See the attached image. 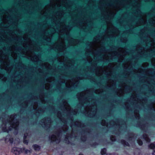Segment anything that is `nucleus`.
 <instances>
[{"label":"nucleus","mask_w":155,"mask_h":155,"mask_svg":"<svg viewBox=\"0 0 155 155\" xmlns=\"http://www.w3.org/2000/svg\"><path fill=\"white\" fill-rule=\"evenodd\" d=\"M59 25L60 26L58 28H57L56 30L54 28V31L55 32H58L59 34H64L66 33V26L64 23H61Z\"/></svg>","instance_id":"2"},{"label":"nucleus","mask_w":155,"mask_h":155,"mask_svg":"<svg viewBox=\"0 0 155 155\" xmlns=\"http://www.w3.org/2000/svg\"><path fill=\"white\" fill-rule=\"evenodd\" d=\"M64 105L65 109L68 111H70V107L69 104L66 102H65L64 104Z\"/></svg>","instance_id":"8"},{"label":"nucleus","mask_w":155,"mask_h":155,"mask_svg":"<svg viewBox=\"0 0 155 155\" xmlns=\"http://www.w3.org/2000/svg\"><path fill=\"white\" fill-rule=\"evenodd\" d=\"M15 115H11L9 118L8 123H10L11 126L12 128L16 130L18 129L19 123L17 120H15Z\"/></svg>","instance_id":"1"},{"label":"nucleus","mask_w":155,"mask_h":155,"mask_svg":"<svg viewBox=\"0 0 155 155\" xmlns=\"http://www.w3.org/2000/svg\"><path fill=\"white\" fill-rule=\"evenodd\" d=\"M58 19H57V17H56V20H54V22L55 23H56V22H58H58H59L60 21V18H61V17H58Z\"/></svg>","instance_id":"14"},{"label":"nucleus","mask_w":155,"mask_h":155,"mask_svg":"<svg viewBox=\"0 0 155 155\" xmlns=\"http://www.w3.org/2000/svg\"><path fill=\"white\" fill-rule=\"evenodd\" d=\"M79 155H83V154H81V153H80V154H79Z\"/></svg>","instance_id":"23"},{"label":"nucleus","mask_w":155,"mask_h":155,"mask_svg":"<svg viewBox=\"0 0 155 155\" xmlns=\"http://www.w3.org/2000/svg\"><path fill=\"white\" fill-rule=\"evenodd\" d=\"M69 86H70V84H69Z\"/></svg>","instance_id":"29"},{"label":"nucleus","mask_w":155,"mask_h":155,"mask_svg":"<svg viewBox=\"0 0 155 155\" xmlns=\"http://www.w3.org/2000/svg\"><path fill=\"white\" fill-rule=\"evenodd\" d=\"M66 85L67 86V85H68L67 83L66 84Z\"/></svg>","instance_id":"26"},{"label":"nucleus","mask_w":155,"mask_h":155,"mask_svg":"<svg viewBox=\"0 0 155 155\" xmlns=\"http://www.w3.org/2000/svg\"><path fill=\"white\" fill-rule=\"evenodd\" d=\"M24 142L25 143L27 144L28 143V141L27 140H24Z\"/></svg>","instance_id":"19"},{"label":"nucleus","mask_w":155,"mask_h":155,"mask_svg":"<svg viewBox=\"0 0 155 155\" xmlns=\"http://www.w3.org/2000/svg\"><path fill=\"white\" fill-rule=\"evenodd\" d=\"M75 45V44H72V45Z\"/></svg>","instance_id":"24"},{"label":"nucleus","mask_w":155,"mask_h":155,"mask_svg":"<svg viewBox=\"0 0 155 155\" xmlns=\"http://www.w3.org/2000/svg\"><path fill=\"white\" fill-rule=\"evenodd\" d=\"M12 152L15 155H19L22 152V151L21 148L15 147L12 149Z\"/></svg>","instance_id":"5"},{"label":"nucleus","mask_w":155,"mask_h":155,"mask_svg":"<svg viewBox=\"0 0 155 155\" xmlns=\"http://www.w3.org/2000/svg\"><path fill=\"white\" fill-rule=\"evenodd\" d=\"M107 150L105 148H103L101 150V152L102 155H104L106 153Z\"/></svg>","instance_id":"11"},{"label":"nucleus","mask_w":155,"mask_h":155,"mask_svg":"<svg viewBox=\"0 0 155 155\" xmlns=\"http://www.w3.org/2000/svg\"><path fill=\"white\" fill-rule=\"evenodd\" d=\"M65 45L64 41H62V42L58 47H57V49H58V51H63L64 50L65 48Z\"/></svg>","instance_id":"7"},{"label":"nucleus","mask_w":155,"mask_h":155,"mask_svg":"<svg viewBox=\"0 0 155 155\" xmlns=\"http://www.w3.org/2000/svg\"><path fill=\"white\" fill-rule=\"evenodd\" d=\"M25 152H26V153H28V152H30V151L29 150H25Z\"/></svg>","instance_id":"21"},{"label":"nucleus","mask_w":155,"mask_h":155,"mask_svg":"<svg viewBox=\"0 0 155 155\" xmlns=\"http://www.w3.org/2000/svg\"><path fill=\"white\" fill-rule=\"evenodd\" d=\"M46 68L47 69H49L51 67V66H50V65L48 64H46V65H45Z\"/></svg>","instance_id":"18"},{"label":"nucleus","mask_w":155,"mask_h":155,"mask_svg":"<svg viewBox=\"0 0 155 155\" xmlns=\"http://www.w3.org/2000/svg\"><path fill=\"white\" fill-rule=\"evenodd\" d=\"M79 95H80L81 97H82L83 96V93H80V94H78L77 96L78 97V99H80V98L79 97Z\"/></svg>","instance_id":"17"},{"label":"nucleus","mask_w":155,"mask_h":155,"mask_svg":"<svg viewBox=\"0 0 155 155\" xmlns=\"http://www.w3.org/2000/svg\"><path fill=\"white\" fill-rule=\"evenodd\" d=\"M51 122L50 119L47 118L42 120L41 121L40 124L43 127H49Z\"/></svg>","instance_id":"4"},{"label":"nucleus","mask_w":155,"mask_h":155,"mask_svg":"<svg viewBox=\"0 0 155 155\" xmlns=\"http://www.w3.org/2000/svg\"><path fill=\"white\" fill-rule=\"evenodd\" d=\"M152 154L153 155H155V150L153 151Z\"/></svg>","instance_id":"20"},{"label":"nucleus","mask_w":155,"mask_h":155,"mask_svg":"<svg viewBox=\"0 0 155 155\" xmlns=\"http://www.w3.org/2000/svg\"><path fill=\"white\" fill-rule=\"evenodd\" d=\"M101 124H102V125L103 126L106 125V122L105 120H102V122H101Z\"/></svg>","instance_id":"16"},{"label":"nucleus","mask_w":155,"mask_h":155,"mask_svg":"<svg viewBox=\"0 0 155 155\" xmlns=\"http://www.w3.org/2000/svg\"><path fill=\"white\" fill-rule=\"evenodd\" d=\"M121 143L124 146H128L129 145L128 143L125 140H122L121 141Z\"/></svg>","instance_id":"12"},{"label":"nucleus","mask_w":155,"mask_h":155,"mask_svg":"<svg viewBox=\"0 0 155 155\" xmlns=\"http://www.w3.org/2000/svg\"><path fill=\"white\" fill-rule=\"evenodd\" d=\"M34 149L36 150H39L40 149V147L37 145L35 144L33 146Z\"/></svg>","instance_id":"9"},{"label":"nucleus","mask_w":155,"mask_h":155,"mask_svg":"<svg viewBox=\"0 0 155 155\" xmlns=\"http://www.w3.org/2000/svg\"><path fill=\"white\" fill-rule=\"evenodd\" d=\"M72 41H74V39H72Z\"/></svg>","instance_id":"25"},{"label":"nucleus","mask_w":155,"mask_h":155,"mask_svg":"<svg viewBox=\"0 0 155 155\" xmlns=\"http://www.w3.org/2000/svg\"><path fill=\"white\" fill-rule=\"evenodd\" d=\"M143 136V138L145 139V140H146V141L147 142H149L150 141V139L148 138V137L147 136V135L145 134H144Z\"/></svg>","instance_id":"10"},{"label":"nucleus","mask_w":155,"mask_h":155,"mask_svg":"<svg viewBox=\"0 0 155 155\" xmlns=\"http://www.w3.org/2000/svg\"><path fill=\"white\" fill-rule=\"evenodd\" d=\"M97 110V107L95 104L94 105L90 106V107H86L85 109L86 112L90 116V114H94L96 113Z\"/></svg>","instance_id":"3"},{"label":"nucleus","mask_w":155,"mask_h":155,"mask_svg":"<svg viewBox=\"0 0 155 155\" xmlns=\"http://www.w3.org/2000/svg\"><path fill=\"white\" fill-rule=\"evenodd\" d=\"M137 141L138 143L140 145H141L142 144V142L141 140H139Z\"/></svg>","instance_id":"15"},{"label":"nucleus","mask_w":155,"mask_h":155,"mask_svg":"<svg viewBox=\"0 0 155 155\" xmlns=\"http://www.w3.org/2000/svg\"><path fill=\"white\" fill-rule=\"evenodd\" d=\"M69 66H71L69 64Z\"/></svg>","instance_id":"28"},{"label":"nucleus","mask_w":155,"mask_h":155,"mask_svg":"<svg viewBox=\"0 0 155 155\" xmlns=\"http://www.w3.org/2000/svg\"><path fill=\"white\" fill-rule=\"evenodd\" d=\"M111 140H112V141H114V140H115V139L114 138H111Z\"/></svg>","instance_id":"22"},{"label":"nucleus","mask_w":155,"mask_h":155,"mask_svg":"<svg viewBox=\"0 0 155 155\" xmlns=\"http://www.w3.org/2000/svg\"><path fill=\"white\" fill-rule=\"evenodd\" d=\"M149 147L150 149H153L155 148V145L153 143H151L149 146Z\"/></svg>","instance_id":"13"},{"label":"nucleus","mask_w":155,"mask_h":155,"mask_svg":"<svg viewBox=\"0 0 155 155\" xmlns=\"http://www.w3.org/2000/svg\"><path fill=\"white\" fill-rule=\"evenodd\" d=\"M57 25L58 26V24H57Z\"/></svg>","instance_id":"27"},{"label":"nucleus","mask_w":155,"mask_h":155,"mask_svg":"<svg viewBox=\"0 0 155 155\" xmlns=\"http://www.w3.org/2000/svg\"><path fill=\"white\" fill-rule=\"evenodd\" d=\"M1 78V77H0V78Z\"/></svg>","instance_id":"30"},{"label":"nucleus","mask_w":155,"mask_h":155,"mask_svg":"<svg viewBox=\"0 0 155 155\" xmlns=\"http://www.w3.org/2000/svg\"><path fill=\"white\" fill-rule=\"evenodd\" d=\"M49 138L53 141H55L56 143H58L60 141V138L59 136L57 137L55 135H52L49 137Z\"/></svg>","instance_id":"6"}]
</instances>
